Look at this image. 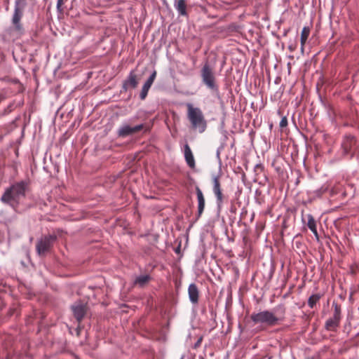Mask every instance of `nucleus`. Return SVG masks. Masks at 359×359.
I'll use <instances>...</instances> for the list:
<instances>
[{
	"instance_id": "obj_1",
	"label": "nucleus",
	"mask_w": 359,
	"mask_h": 359,
	"mask_svg": "<svg viewBox=\"0 0 359 359\" xmlns=\"http://www.w3.org/2000/svg\"><path fill=\"white\" fill-rule=\"evenodd\" d=\"M27 183L21 181L6 189L1 198L2 203L16 209L21 200L25 196Z\"/></svg>"
},
{
	"instance_id": "obj_2",
	"label": "nucleus",
	"mask_w": 359,
	"mask_h": 359,
	"mask_svg": "<svg viewBox=\"0 0 359 359\" xmlns=\"http://www.w3.org/2000/svg\"><path fill=\"white\" fill-rule=\"evenodd\" d=\"M187 108V118L193 130L203 133L207 128V122L204 115L198 107H195L191 103L186 104Z\"/></svg>"
},
{
	"instance_id": "obj_3",
	"label": "nucleus",
	"mask_w": 359,
	"mask_h": 359,
	"mask_svg": "<svg viewBox=\"0 0 359 359\" xmlns=\"http://www.w3.org/2000/svg\"><path fill=\"white\" fill-rule=\"evenodd\" d=\"M250 318L255 324H265L269 326L275 325L278 321L273 313L266 310L252 313Z\"/></svg>"
},
{
	"instance_id": "obj_4",
	"label": "nucleus",
	"mask_w": 359,
	"mask_h": 359,
	"mask_svg": "<svg viewBox=\"0 0 359 359\" xmlns=\"http://www.w3.org/2000/svg\"><path fill=\"white\" fill-rule=\"evenodd\" d=\"M201 76L203 83L210 90H217L216 78L212 67L206 62L201 69Z\"/></svg>"
},
{
	"instance_id": "obj_5",
	"label": "nucleus",
	"mask_w": 359,
	"mask_h": 359,
	"mask_svg": "<svg viewBox=\"0 0 359 359\" xmlns=\"http://www.w3.org/2000/svg\"><path fill=\"white\" fill-rule=\"evenodd\" d=\"M56 240L53 235L45 236L41 238L36 243V251L39 255L41 256L48 252Z\"/></svg>"
},
{
	"instance_id": "obj_6",
	"label": "nucleus",
	"mask_w": 359,
	"mask_h": 359,
	"mask_svg": "<svg viewBox=\"0 0 359 359\" xmlns=\"http://www.w3.org/2000/svg\"><path fill=\"white\" fill-rule=\"evenodd\" d=\"M25 5V0H15V10L12 18L13 24L17 29L20 28V21L22 16V10Z\"/></svg>"
},
{
	"instance_id": "obj_7",
	"label": "nucleus",
	"mask_w": 359,
	"mask_h": 359,
	"mask_svg": "<svg viewBox=\"0 0 359 359\" xmlns=\"http://www.w3.org/2000/svg\"><path fill=\"white\" fill-rule=\"evenodd\" d=\"M144 128L143 124L137 125L135 126H130L127 123L122 124L118 130L117 134L119 137H126L127 136L133 135Z\"/></svg>"
},
{
	"instance_id": "obj_8",
	"label": "nucleus",
	"mask_w": 359,
	"mask_h": 359,
	"mask_svg": "<svg viewBox=\"0 0 359 359\" xmlns=\"http://www.w3.org/2000/svg\"><path fill=\"white\" fill-rule=\"evenodd\" d=\"M339 321L340 312L339 310L336 308L333 316L329 318L325 323L326 330L329 331H335L339 326Z\"/></svg>"
},
{
	"instance_id": "obj_9",
	"label": "nucleus",
	"mask_w": 359,
	"mask_h": 359,
	"mask_svg": "<svg viewBox=\"0 0 359 359\" xmlns=\"http://www.w3.org/2000/svg\"><path fill=\"white\" fill-rule=\"evenodd\" d=\"M355 144V140L353 135H347L344 137L342 142L343 153L345 156L351 155L353 156L351 152L353 146Z\"/></svg>"
},
{
	"instance_id": "obj_10",
	"label": "nucleus",
	"mask_w": 359,
	"mask_h": 359,
	"mask_svg": "<svg viewBox=\"0 0 359 359\" xmlns=\"http://www.w3.org/2000/svg\"><path fill=\"white\" fill-rule=\"evenodd\" d=\"M138 85V81L137 76L134 71H131L128 78L123 81V88L125 91H127L130 88H135Z\"/></svg>"
},
{
	"instance_id": "obj_11",
	"label": "nucleus",
	"mask_w": 359,
	"mask_h": 359,
	"mask_svg": "<svg viewBox=\"0 0 359 359\" xmlns=\"http://www.w3.org/2000/svg\"><path fill=\"white\" fill-rule=\"evenodd\" d=\"M156 76V72L154 71L148 79L146 81L144 84L142 86L141 93L140 94V97L141 100H144L147 95L148 91L153 84Z\"/></svg>"
},
{
	"instance_id": "obj_12",
	"label": "nucleus",
	"mask_w": 359,
	"mask_h": 359,
	"mask_svg": "<svg viewBox=\"0 0 359 359\" xmlns=\"http://www.w3.org/2000/svg\"><path fill=\"white\" fill-rule=\"evenodd\" d=\"M72 309L75 318L79 322H80L83 319L86 313L85 306L81 303H75L72 306Z\"/></svg>"
},
{
	"instance_id": "obj_13",
	"label": "nucleus",
	"mask_w": 359,
	"mask_h": 359,
	"mask_svg": "<svg viewBox=\"0 0 359 359\" xmlns=\"http://www.w3.org/2000/svg\"><path fill=\"white\" fill-rule=\"evenodd\" d=\"M213 192L217 198V203L220 206L223 201V195L220 188V184L217 177L213 179Z\"/></svg>"
},
{
	"instance_id": "obj_14",
	"label": "nucleus",
	"mask_w": 359,
	"mask_h": 359,
	"mask_svg": "<svg viewBox=\"0 0 359 359\" xmlns=\"http://www.w3.org/2000/svg\"><path fill=\"white\" fill-rule=\"evenodd\" d=\"M188 294L190 302L192 304H197L198 302L199 292L196 284L191 283L188 287Z\"/></svg>"
},
{
	"instance_id": "obj_15",
	"label": "nucleus",
	"mask_w": 359,
	"mask_h": 359,
	"mask_svg": "<svg viewBox=\"0 0 359 359\" xmlns=\"http://www.w3.org/2000/svg\"><path fill=\"white\" fill-rule=\"evenodd\" d=\"M184 154L187 165L191 168H194L195 167V160L192 151L188 144H186L184 147Z\"/></svg>"
},
{
	"instance_id": "obj_16",
	"label": "nucleus",
	"mask_w": 359,
	"mask_h": 359,
	"mask_svg": "<svg viewBox=\"0 0 359 359\" xmlns=\"http://www.w3.org/2000/svg\"><path fill=\"white\" fill-rule=\"evenodd\" d=\"M196 192L198 200V217H200L205 208V198L202 191L198 188H196Z\"/></svg>"
},
{
	"instance_id": "obj_17",
	"label": "nucleus",
	"mask_w": 359,
	"mask_h": 359,
	"mask_svg": "<svg viewBox=\"0 0 359 359\" xmlns=\"http://www.w3.org/2000/svg\"><path fill=\"white\" fill-rule=\"evenodd\" d=\"M174 6L180 15H187V4L185 0H176Z\"/></svg>"
},
{
	"instance_id": "obj_18",
	"label": "nucleus",
	"mask_w": 359,
	"mask_h": 359,
	"mask_svg": "<svg viewBox=\"0 0 359 359\" xmlns=\"http://www.w3.org/2000/svg\"><path fill=\"white\" fill-rule=\"evenodd\" d=\"M306 217L308 219L307 226L313 232L316 238L318 239V234L317 231L316 220L314 219L313 217L310 214L307 215Z\"/></svg>"
},
{
	"instance_id": "obj_19",
	"label": "nucleus",
	"mask_w": 359,
	"mask_h": 359,
	"mask_svg": "<svg viewBox=\"0 0 359 359\" xmlns=\"http://www.w3.org/2000/svg\"><path fill=\"white\" fill-rule=\"evenodd\" d=\"M150 279L151 277L149 275H141L135 278L134 284L137 285L140 287H144L150 280Z\"/></svg>"
},
{
	"instance_id": "obj_20",
	"label": "nucleus",
	"mask_w": 359,
	"mask_h": 359,
	"mask_svg": "<svg viewBox=\"0 0 359 359\" xmlns=\"http://www.w3.org/2000/svg\"><path fill=\"white\" fill-rule=\"evenodd\" d=\"M309 32H310V30L309 28L307 27H304L302 30V33H301V46H302V49L303 50L304 48V46L309 36Z\"/></svg>"
},
{
	"instance_id": "obj_21",
	"label": "nucleus",
	"mask_w": 359,
	"mask_h": 359,
	"mask_svg": "<svg viewBox=\"0 0 359 359\" xmlns=\"http://www.w3.org/2000/svg\"><path fill=\"white\" fill-rule=\"evenodd\" d=\"M320 296L319 294L311 295L308 300V305L311 308H313L316 304L319 301Z\"/></svg>"
},
{
	"instance_id": "obj_22",
	"label": "nucleus",
	"mask_w": 359,
	"mask_h": 359,
	"mask_svg": "<svg viewBox=\"0 0 359 359\" xmlns=\"http://www.w3.org/2000/svg\"><path fill=\"white\" fill-rule=\"evenodd\" d=\"M287 125V120L286 117H283V118L280 120V126L281 128H284V127H285Z\"/></svg>"
},
{
	"instance_id": "obj_23",
	"label": "nucleus",
	"mask_w": 359,
	"mask_h": 359,
	"mask_svg": "<svg viewBox=\"0 0 359 359\" xmlns=\"http://www.w3.org/2000/svg\"><path fill=\"white\" fill-rule=\"evenodd\" d=\"M63 4V0H57V10L60 11V12H62V10L61 8V6Z\"/></svg>"
}]
</instances>
